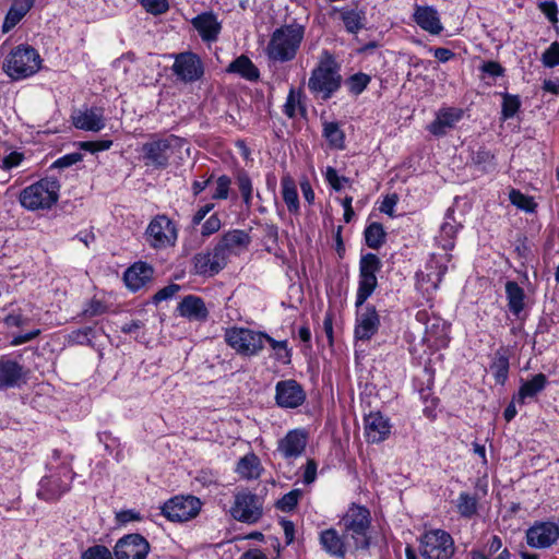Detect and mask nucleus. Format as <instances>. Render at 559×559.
Here are the masks:
<instances>
[{
  "instance_id": "obj_1",
  "label": "nucleus",
  "mask_w": 559,
  "mask_h": 559,
  "mask_svg": "<svg viewBox=\"0 0 559 559\" xmlns=\"http://www.w3.org/2000/svg\"><path fill=\"white\" fill-rule=\"evenodd\" d=\"M305 32L306 26L295 20L276 28L265 49L267 58L275 62L293 60L304 40Z\"/></svg>"
},
{
  "instance_id": "obj_2",
  "label": "nucleus",
  "mask_w": 559,
  "mask_h": 559,
  "mask_svg": "<svg viewBox=\"0 0 559 559\" xmlns=\"http://www.w3.org/2000/svg\"><path fill=\"white\" fill-rule=\"evenodd\" d=\"M340 66L329 51H323L319 63L311 71L308 88L323 100L330 99L342 85Z\"/></svg>"
},
{
  "instance_id": "obj_3",
  "label": "nucleus",
  "mask_w": 559,
  "mask_h": 559,
  "mask_svg": "<svg viewBox=\"0 0 559 559\" xmlns=\"http://www.w3.org/2000/svg\"><path fill=\"white\" fill-rule=\"evenodd\" d=\"M72 461V454H62V452L57 449L52 451L51 457L47 463V466L50 472H52L53 469H58V475H62L63 477L67 478L68 481L53 479V474L41 478L39 483V489L37 492L39 498L45 500H52L58 498L60 495H62L69 489L70 481L72 480L74 475L71 468Z\"/></svg>"
},
{
  "instance_id": "obj_4",
  "label": "nucleus",
  "mask_w": 559,
  "mask_h": 559,
  "mask_svg": "<svg viewBox=\"0 0 559 559\" xmlns=\"http://www.w3.org/2000/svg\"><path fill=\"white\" fill-rule=\"evenodd\" d=\"M41 62L43 59L34 47L21 44L7 56L2 70L13 81H20L36 74Z\"/></svg>"
},
{
  "instance_id": "obj_5",
  "label": "nucleus",
  "mask_w": 559,
  "mask_h": 559,
  "mask_svg": "<svg viewBox=\"0 0 559 559\" xmlns=\"http://www.w3.org/2000/svg\"><path fill=\"white\" fill-rule=\"evenodd\" d=\"M59 191V180L45 177L24 188L20 193L19 201L28 211L49 210L58 202Z\"/></svg>"
},
{
  "instance_id": "obj_6",
  "label": "nucleus",
  "mask_w": 559,
  "mask_h": 559,
  "mask_svg": "<svg viewBox=\"0 0 559 559\" xmlns=\"http://www.w3.org/2000/svg\"><path fill=\"white\" fill-rule=\"evenodd\" d=\"M371 524L370 512L366 507L353 504L341 520L345 536L353 544L354 550L367 549L370 545L368 535Z\"/></svg>"
},
{
  "instance_id": "obj_7",
  "label": "nucleus",
  "mask_w": 559,
  "mask_h": 559,
  "mask_svg": "<svg viewBox=\"0 0 559 559\" xmlns=\"http://www.w3.org/2000/svg\"><path fill=\"white\" fill-rule=\"evenodd\" d=\"M225 341L241 356H257L264 348V332L246 328H230L225 331Z\"/></svg>"
},
{
  "instance_id": "obj_8",
  "label": "nucleus",
  "mask_w": 559,
  "mask_h": 559,
  "mask_svg": "<svg viewBox=\"0 0 559 559\" xmlns=\"http://www.w3.org/2000/svg\"><path fill=\"white\" fill-rule=\"evenodd\" d=\"M178 140L179 139L175 135L166 138L152 135L151 140L144 143L141 148L145 166L153 167L155 169L167 168L173 155V147Z\"/></svg>"
},
{
  "instance_id": "obj_9",
  "label": "nucleus",
  "mask_w": 559,
  "mask_h": 559,
  "mask_svg": "<svg viewBox=\"0 0 559 559\" xmlns=\"http://www.w3.org/2000/svg\"><path fill=\"white\" fill-rule=\"evenodd\" d=\"M230 515L242 523H257L263 515V502L258 495L249 490L239 491L234 497Z\"/></svg>"
},
{
  "instance_id": "obj_10",
  "label": "nucleus",
  "mask_w": 559,
  "mask_h": 559,
  "mask_svg": "<svg viewBox=\"0 0 559 559\" xmlns=\"http://www.w3.org/2000/svg\"><path fill=\"white\" fill-rule=\"evenodd\" d=\"M423 559H450L454 554V542L449 533L432 530L421 537Z\"/></svg>"
},
{
  "instance_id": "obj_11",
  "label": "nucleus",
  "mask_w": 559,
  "mask_h": 559,
  "mask_svg": "<svg viewBox=\"0 0 559 559\" xmlns=\"http://www.w3.org/2000/svg\"><path fill=\"white\" fill-rule=\"evenodd\" d=\"M145 235L146 241L156 249L174 246L178 237L175 223L166 215L155 216L150 222Z\"/></svg>"
},
{
  "instance_id": "obj_12",
  "label": "nucleus",
  "mask_w": 559,
  "mask_h": 559,
  "mask_svg": "<svg viewBox=\"0 0 559 559\" xmlns=\"http://www.w3.org/2000/svg\"><path fill=\"white\" fill-rule=\"evenodd\" d=\"M201 501L194 496H176L164 503L162 514L173 522H185L195 518Z\"/></svg>"
},
{
  "instance_id": "obj_13",
  "label": "nucleus",
  "mask_w": 559,
  "mask_h": 559,
  "mask_svg": "<svg viewBox=\"0 0 559 559\" xmlns=\"http://www.w3.org/2000/svg\"><path fill=\"white\" fill-rule=\"evenodd\" d=\"M356 307L354 336L357 341H370L379 331L380 316L373 305Z\"/></svg>"
},
{
  "instance_id": "obj_14",
  "label": "nucleus",
  "mask_w": 559,
  "mask_h": 559,
  "mask_svg": "<svg viewBox=\"0 0 559 559\" xmlns=\"http://www.w3.org/2000/svg\"><path fill=\"white\" fill-rule=\"evenodd\" d=\"M173 73L185 83L199 81L204 74L203 62L200 57L191 51L175 55L171 66Z\"/></svg>"
},
{
  "instance_id": "obj_15",
  "label": "nucleus",
  "mask_w": 559,
  "mask_h": 559,
  "mask_svg": "<svg viewBox=\"0 0 559 559\" xmlns=\"http://www.w3.org/2000/svg\"><path fill=\"white\" fill-rule=\"evenodd\" d=\"M150 543L141 534H128L119 538L114 547L116 559H146Z\"/></svg>"
},
{
  "instance_id": "obj_16",
  "label": "nucleus",
  "mask_w": 559,
  "mask_h": 559,
  "mask_svg": "<svg viewBox=\"0 0 559 559\" xmlns=\"http://www.w3.org/2000/svg\"><path fill=\"white\" fill-rule=\"evenodd\" d=\"M228 258L223 249L216 245L207 251L197 253L193 257V267L198 275L214 276L227 264Z\"/></svg>"
},
{
  "instance_id": "obj_17",
  "label": "nucleus",
  "mask_w": 559,
  "mask_h": 559,
  "mask_svg": "<svg viewBox=\"0 0 559 559\" xmlns=\"http://www.w3.org/2000/svg\"><path fill=\"white\" fill-rule=\"evenodd\" d=\"M307 443V432L304 429H293L278 440L276 451L290 463L304 454Z\"/></svg>"
},
{
  "instance_id": "obj_18",
  "label": "nucleus",
  "mask_w": 559,
  "mask_h": 559,
  "mask_svg": "<svg viewBox=\"0 0 559 559\" xmlns=\"http://www.w3.org/2000/svg\"><path fill=\"white\" fill-rule=\"evenodd\" d=\"M275 401L283 408H296L306 401V392L296 380H282L275 385Z\"/></svg>"
},
{
  "instance_id": "obj_19",
  "label": "nucleus",
  "mask_w": 559,
  "mask_h": 559,
  "mask_svg": "<svg viewBox=\"0 0 559 559\" xmlns=\"http://www.w3.org/2000/svg\"><path fill=\"white\" fill-rule=\"evenodd\" d=\"M559 538V526L552 522H537L526 531V542L533 548H548Z\"/></svg>"
},
{
  "instance_id": "obj_20",
  "label": "nucleus",
  "mask_w": 559,
  "mask_h": 559,
  "mask_svg": "<svg viewBox=\"0 0 559 559\" xmlns=\"http://www.w3.org/2000/svg\"><path fill=\"white\" fill-rule=\"evenodd\" d=\"M447 270V265L431 259L424 271L416 273L417 288L428 295L437 290Z\"/></svg>"
},
{
  "instance_id": "obj_21",
  "label": "nucleus",
  "mask_w": 559,
  "mask_h": 559,
  "mask_svg": "<svg viewBox=\"0 0 559 559\" xmlns=\"http://www.w3.org/2000/svg\"><path fill=\"white\" fill-rule=\"evenodd\" d=\"M319 543L322 549L331 557L344 559L347 550L353 549V544L335 528H326L320 532Z\"/></svg>"
},
{
  "instance_id": "obj_22",
  "label": "nucleus",
  "mask_w": 559,
  "mask_h": 559,
  "mask_svg": "<svg viewBox=\"0 0 559 559\" xmlns=\"http://www.w3.org/2000/svg\"><path fill=\"white\" fill-rule=\"evenodd\" d=\"M26 379L27 371L24 366L13 359H0V390L20 388Z\"/></svg>"
},
{
  "instance_id": "obj_23",
  "label": "nucleus",
  "mask_w": 559,
  "mask_h": 559,
  "mask_svg": "<svg viewBox=\"0 0 559 559\" xmlns=\"http://www.w3.org/2000/svg\"><path fill=\"white\" fill-rule=\"evenodd\" d=\"M365 437L370 443H379L384 441L390 432L391 425L380 412L370 413L364 418Z\"/></svg>"
},
{
  "instance_id": "obj_24",
  "label": "nucleus",
  "mask_w": 559,
  "mask_h": 559,
  "mask_svg": "<svg viewBox=\"0 0 559 559\" xmlns=\"http://www.w3.org/2000/svg\"><path fill=\"white\" fill-rule=\"evenodd\" d=\"M413 19L415 23L431 35H439L443 31L438 11L430 5H415Z\"/></svg>"
},
{
  "instance_id": "obj_25",
  "label": "nucleus",
  "mask_w": 559,
  "mask_h": 559,
  "mask_svg": "<svg viewBox=\"0 0 559 559\" xmlns=\"http://www.w3.org/2000/svg\"><path fill=\"white\" fill-rule=\"evenodd\" d=\"M179 316L191 321H205L209 317V310L201 297L194 295L186 296L177 306Z\"/></svg>"
},
{
  "instance_id": "obj_26",
  "label": "nucleus",
  "mask_w": 559,
  "mask_h": 559,
  "mask_svg": "<svg viewBox=\"0 0 559 559\" xmlns=\"http://www.w3.org/2000/svg\"><path fill=\"white\" fill-rule=\"evenodd\" d=\"M75 128L98 132L105 127V120L100 108L93 107L85 110H79L72 116Z\"/></svg>"
},
{
  "instance_id": "obj_27",
  "label": "nucleus",
  "mask_w": 559,
  "mask_h": 559,
  "mask_svg": "<svg viewBox=\"0 0 559 559\" xmlns=\"http://www.w3.org/2000/svg\"><path fill=\"white\" fill-rule=\"evenodd\" d=\"M463 111L455 108H445L439 110L436 119L427 127L428 131L436 135L442 136L449 129H452L456 122L462 119Z\"/></svg>"
},
{
  "instance_id": "obj_28",
  "label": "nucleus",
  "mask_w": 559,
  "mask_h": 559,
  "mask_svg": "<svg viewBox=\"0 0 559 559\" xmlns=\"http://www.w3.org/2000/svg\"><path fill=\"white\" fill-rule=\"evenodd\" d=\"M153 275V267L145 262H136L123 274V281L129 289L136 292L142 288Z\"/></svg>"
},
{
  "instance_id": "obj_29",
  "label": "nucleus",
  "mask_w": 559,
  "mask_h": 559,
  "mask_svg": "<svg viewBox=\"0 0 559 559\" xmlns=\"http://www.w3.org/2000/svg\"><path fill=\"white\" fill-rule=\"evenodd\" d=\"M192 25L204 41H215L221 32V23L211 12H205L193 17Z\"/></svg>"
},
{
  "instance_id": "obj_30",
  "label": "nucleus",
  "mask_w": 559,
  "mask_h": 559,
  "mask_svg": "<svg viewBox=\"0 0 559 559\" xmlns=\"http://www.w3.org/2000/svg\"><path fill=\"white\" fill-rule=\"evenodd\" d=\"M250 243V236L241 229H234L225 233L218 242L217 247L223 249V253L229 258L238 249L246 248Z\"/></svg>"
},
{
  "instance_id": "obj_31",
  "label": "nucleus",
  "mask_w": 559,
  "mask_h": 559,
  "mask_svg": "<svg viewBox=\"0 0 559 559\" xmlns=\"http://www.w3.org/2000/svg\"><path fill=\"white\" fill-rule=\"evenodd\" d=\"M453 214V210L449 209L447 211L444 222L441 225L439 236L437 237L438 242L445 251L454 248L456 234L462 227V225L455 221Z\"/></svg>"
},
{
  "instance_id": "obj_32",
  "label": "nucleus",
  "mask_w": 559,
  "mask_h": 559,
  "mask_svg": "<svg viewBox=\"0 0 559 559\" xmlns=\"http://www.w3.org/2000/svg\"><path fill=\"white\" fill-rule=\"evenodd\" d=\"M33 5L34 0H14L2 23V33H8L14 28Z\"/></svg>"
},
{
  "instance_id": "obj_33",
  "label": "nucleus",
  "mask_w": 559,
  "mask_h": 559,
  "mask_svg": "<svg viewBox=\"0 0 559 559\" xmlns=\"http://www.w3.org/2000/svg\"><path fill=\"white\" fill-rule=\"evenodd\" d=\"M340 17L345 26V29L350 34H357L366 26V12L362 9L343 8L340 10Z\"/></svg>"
},
{
  "instance_id": "obj_34",
  "label": "nucleus",
  "mask_w": 559,
  "mask_h": 559,
  "mask_svg": "<svg viewBox=\"0 0 559 559\" xmlns=\"http://www.w3.org/2000/svg\"><path fill=\"white\" fill-rule=\"evenodd\" d=\"M506 297L510 312L519 317L525 308L526 296L524 289L516 282L508 281L506 283Z\"/></svg>"
},
{
  "instance_id": "obj_35",
  "label": "nucleus",
  "mask_w": 559,
  "mask_h": 559,
  "mask_svg": "<svg viewBox=\"0 0 559 559\" xmlns=\"http://www.w3.org/2000/svg\"><path fill=\"white\" fill-rule=\"evenodd\" d=\"M547 384V377L544 373L535 374L531 380L522 383L519 390L518 402L525 403V399L535 397Z\"/></svg>"
},
{
  "instance_id": "obj_36",
  "label": "nucleus",
  "mask_w": 559,
  "mask_h": 559,
  "mask_svg": "<svg viewBox=\"0 0 559 559\" xmlns=\"http://www.w3.org/2000/svg\"><path fill=\"white\" fill-rule=\"evenodd\" d=\"M227 72L237 73L240 76L254 81L259 78V70L253 62L245 55L236 58L227 68Z\"/></svg>"
},
{
  "instance_id": "obj_37",
  "label": "nucleus",
  "mask_w": 559,
  "mask_h": 559,
  "mask_svg": "<svg viewBox=\"0 0 559 559\" xmlns=\"http://www.w3.org/2000/svg\"><path fill=\"white\" fill-rule=\"evenodd\" d=\"M236 472L243 478L255 479L261 475V464L254 453L242 456L236 467Z\"/></svg>"
},
{
  "instance_id": "obj_38",
  "label": "nucleus",
  "mask_w": 559,
  "mask_h": 559,
  "mask_svg": "<svg viewBox=\"0 0 559 559\" xmlns=\"http://www.w3.org/2000/svg\"><path fill=\"white\" fill-rule=\"evenodd\" d=\"M281 185L283 200L288 211L293 214H297L299 211V199L295 181L290 176L286 175L282 178Z\"/></svg>"
},
{
  "instance_id": "obj_39",
  "label": "nucleus",
  "mask_w": 559,
  "mask_h": 559,
  "mask_svg": "<svg viewBox=\"0 0 559 559\" xmlns=\"http://www.w3.org/2000/svg\"><path fill=\"white\" fill-rule=\"evenodd\" d=\"M378 286L377 276L359 275L355 306H362Z\"/></svg>"
},
{
  "instance_id": "obj_40",
  "label": "nucleus",
  "mask_w": 559,
  "mask_h": 559,
  "mask_svg": "<svg viewBox=\"0 0 559 559\" xmlns=\"http://www.w3.org/2000/svg\"><path fill=\"white\" fill-rule=\"evenodd\" d=\"M366 245L371 249H379L386 239V233L382 224L373 222L365 229Z\"/></svg>"
},
{
  "instance_id": "obj_41",
  "label": "nucleus",
  "mask_w": 559,
  "mask_h": 559,
  "mask_svg": "<svg viewBox=\"0 0 559 559\" xmlns=\"http://www.w3.org/2000/svg\"><path fill=\"white\" fill-rule=\"evenodd\" d=\"M323 136L332 147L344 148L345 134L337 122H324Z\"/></svg>"
},
{
  "instance_id": "obj_42",
  "label": "nucleus",
  "mask_w": 559,
  "mask_h": 559,
  "mask_svg": "<svg viewBox=\"0 0 559 559\" xmlns=\"http://www.w3.org/2000/svg\"><path fill=\"white\" fill-rule=\"evenodd\" d=\"M236 183L245 205L249 209L252 205L253 186L248 173L239 170L236 175Z\"/></svg>"
},
{
  "instance_id": "obj_43",
  "label": "nucleus",
  "mask_w": 559,
  "mask_h": 559,
  "mask_svg": "<svg viewBox=\"0 0 559 559\" xmlns=\"http://www.w3.org/2000/svg\"><path fill=\"white\" fill-rule=\"evenodd\" d=\"M478 499L468 492H461L457 498V512L463 518H472L477 512Z\"/></svg>"
},
{
  "instance_id": "obj_44",
  "label": "nucleus",
  "mask_w": 559,
  "mask_h": 559,
  "mask_svg": "<svg viewBox=\"0 0 559 559\" xmlns=\"http://www.w3.org/2000/svg\"><path fill=\"white\" fill-rule=\"evenodd\" d=\"M382 262L374 253H366L361 255L359 261V275L376 276L381 270Z\"/></svg>"
},
{
  "instance_id": "obj_45",
  "label": "nucleus",
  "mask_w": 559,
  "mask_h": 559,
  "mask_svg": "<svg viewBox=\"0 0 559 559\" xmlns=\"http://www.w3.org/2000/svg\"><path fill=\"white\" fill-rule=\"evenodd\" d=\"M267 342L275 353V358L287 365L292 361V350L288 348L287 341H276L264 333V343Z\"/></svg>"
},
{
  "instance_id": "obj_46",
  "label": "nucleus",
  "mask_w": 559,
  "mask_h": 559,
  "mask_svg": "<svg viewBox=\"0 0 559 559\" xmlns=\"http://www.w3.org/2000/svg\"><path fill=\"white\" fill-rule=\"evenodd\" d=\"M371 78L362 72L355 73L346 80L349 93L353 95L361 94L370 83Z\"/></svg>"
},
{
  "instance_id": "obj_47",
  "label": "nucleus",
  "mask_w": 559,
  "mask_h": 559,
  "mask_svg": "<svg viewBox=\"0 0 559 559\" xmlns=\"http://www.w3.org/2000/svg\"><path fill=\"white\" fill-rule=\"evenodd\" d=\"M491 370L493 371L496 382L499 384H503L508 378L509 372L508 357L504 355L497 354L491 365Z\"/></svg>"
},
{
  "instance_id": "obj_48",
  "label": "nucleus",
  "mask_w": 559,
  "mask_h": 559,
  "mask_svg": "<svg viewBox=\"0 0 559 559\" xmlns=\"http://www.w3.org/2000/svg\"><path fill=\"white\" fill-rule=\"evenodd\" d=\"M301 496V489H293L278 499L275 506L283 512H290L297 507Z\"/></svg>"
},
{
  "instance_id": "obj_49",
  "label": "nucleus",
  "mask_w": 559,
  "mask_h": 559,
  "mask_svg": "<svg viewBox=\"0 0 559 559\" xmlns=\"http://www.w3.org/2000/svg\"><path fill=\"white\" fill-rule=\"evenodd\" d=\"M81 559H114V556L106 546L94 545L82 552Z\"/></svg>"
},
{
  "instance_id": "obj_50",
  "label": "nucleus",
  "mask_w": 559,
  "mask_h": 559,
  "mask_svg": "<svg viewBox=\"0 0 559 559\" xmlns=\"http://www.w3.org/2000/svg\"><path fill=\"white\" fill-rule=\"evenodd\" d=\"M521 102L518 96L504 94L502 102V117L503 119L512 118L519 110Z\"/></svg>"
},
{
  "instance_id": "obj_51",
  "label": "nucleus",
  "mask_w": 559,
  "mask_h": 559,
  "mask_svg": "<svg viewBox=\"0 0 559 559\" xmlns=\"http://www.w3.org/2000/svg\"><path fill=\"white\" fill-rule=\"evenodd\" d=\"M493 159L495 155L484 147H480L472 156V162L480 166L483 170H487L489 167L493 166Z\"/></svg>"
},
{
  "instance_id": "obj_52",
  "label": "nucleus",
  "mask_w": 559,
  "mask_h": 559,
  "mask_svg": "<svg viewBox=\"0 0 559 559\" xmlns=\"http://www.w3.org/2000/svg\"><path fill=\"white\" fill-rule=\"evenodd\" d=\"M94 335V329L92 326H85L83 329H79L72 331L69 334V342L79 345H90L91 336Z\"/></svg>"
},
{
  "instance_id": "obj_53",
  "label": "nucleus",
  "mask_w": 559,
  "mask_h": 559,
  "mask_svg": "<svg viewBox=\"0 0 559 559\" xmlns=\"http://www.w3.org/2000/svg\"><path fill=\"white\" fill-rule=\"evenodd\" d=\"M231 185V179L226 176L222 175L216 180V188L215 191L212 194L213 200H226L229 195V189Z\"/></svg>"
},
{
  "instance_id": "obj_54",
  "label": "nucleus",
  "mask_w": 559,
  "mask_h": 559,
  "mask_svg": "<svg viewBox=\"0 0 559 559\" xmlns=\"http://www.w3.org/2000/svg\"><path fill=\"white\" fill-rule=\"evenodd\" d=\"M542 62L547 68L559 64V43L554 41L542 55Z\"/></svg>"
},
{
  "instance_id": "obj_55",
  "label": "nucleus",
  "mask_w": 559,
  "mask_h": 559,
  "mask_svg": "<svg viewBox=\"0 0 559 559\" xmlns=\"http://www.w3.org/2000/svg\"><path fill=\"white\" fill-rule=\"evenodd\" d=\"M140 3L148 13L154 15L163 14L169 8L167 0H140Z\"/></svg>"
},
{
  "instance_id": "obj_56",
  "label": "nucleus",
  "mask_w": 559,
  "mask_h": 559,
  "mask_svg": "<svg viewBox=\"0 0 559 559\" xmlns=\"http://www.w3.org/2000/svg\"><path fill=\"white\" fill-rule=\"evenodd\" d=\"M325 180L335 191H340L343 188V185L349 181L347 177L338 176L336 169L333 167L326 168Z\"/></svg>"
},
{
  "instance_id": "obj_57",
  "label": "nucleus",
  "mask_w": 559,
  "mask_h": 559,
  "mask_svg": "<svg viewBox=\"0 0 559 559\" xmlns=\"http://www.w3.org/2000/svg\"><path fill=\"white\" fill-rule=\"evenodd\" d=\"M301 107L300 94L296 93L293 88L289 91L286 103L284 105V112L287 117L294 118L296 116V108Z\"/></svg>"
},
{
  "instance_id": "obj_58",
  "label": "nucleus",
  "mask_w": 559,
  "mask_h": 559,
  "mask_svg": "<svg viewBox=\"0 0 559 559\" xmlns=\"http://www.w3.org/2000/svg\"><path fill=\"white\" fill-rule=\"evenodd\" d=\"M111 140L84 141L80 143V148L91 153H96L107 151L111 147Z\"/></svg>"
},
{
  "instance_id": "obj_59",
  "label": "nucleus",
  "mask_w": 559,
  "mask_h": 559,
  "mask_svg": "<svg viewBox=\"0 0 559 559\" xmlns=\"http://www.w3.org/2000/svg\"><path fill=\"white\" fill-rule=\"evenodd\" d=\"M24 154L17 151H13L7 156L3 157L0 168L3 170H11L15 167H19L24 160Z\"/></svg>"
},
{
  "instance_id": "obj_60",
  "label": "nucleus",
  "mask_w": 559,
  "mask_h": 559,
  "mask_svg": "<svg viewBox=\"0 0 559 559\" xmlns=\"http://www.w3.org/2000/svg\"><path fill=\"white\" fill-rule=\"evenodd\" d=\"M222 222L217 214L211 215L201 227V235L209 237L221 229Z\"/></svg>"
},
{
  "instance_id": "obj_61",
  "label": "nucleus",
  "mask_w": 559,
  "mask_h": 559,
  "mask_svg": "<svg viewBox=\"0 0 559 559\" xmlns=\"http://www.w3.org/2000/svg\"><path fill=\"white\" fill-rule=\"evenodd\" d=\"M107 310V307L104 305L103 301L97 299H92L88 301L86 307L82 311V316L85 318H93L96 316H100L105 313Z\"/></svg>"
},
{
  "instance_id": "obj_62",
  "label": "nucleus",
  "mask_w": 559,
  "mask_h": 559,
  "mask_svg": "<svg viewBox=\"0 0 559 559\" xmlns=\"http://www.w3.org/2000/svg\"><path fill=\"white\" fill-rule=\"evenodd\" d=\"M82 154L79 153V152H74V153H70V154H66L61 157H59L57 160L53 162V164L51 165L52 168H67V167H70L79 162L82 160Z\"/></svg>"
},
{
  "instance_id": "obj_63",
  "label": "nucleus",
  "mask_w": 559,
  "mask_h": 559,
  "mask_svg": "<svg viewBox=\"0 0 559 559\" xmlns=\"http://www.w3.org/2000/svg\"><path fill=\"white\" fill-rule=\"evenodd\" d=\"M135 60V53L128 51L112 62V68L116 70H121L123 74H127L129 72V67L127 63H133Z\"/></svg>"
},
{
  "instance_id": "obj_64",
  "label": "nucleus",
  "mask_w": 559,
  "mask_h": 559,
  "mask_svg": "<svg viewBox=\"0 0 559 559\" xmlns=\"http://www.w3.org/2000/svg\"><path fill=\"white\" fill-rule=\"evenodd\" d=\"M538 9L545 14L551 23L558 22V7L554 1H544L538 4Z\"/></svg>"
}]
</instances>
